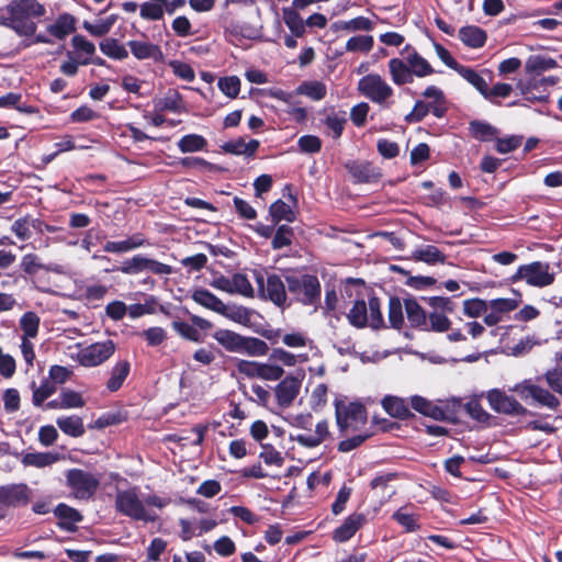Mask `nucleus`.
<instances>
[{
    "label": "nucleus",
    "mask_w": 562,
    "mask_h": 562,
    "mask_svg": "<svg viewBox=\"0 0 562 562\" xmlns=\"http://www.w3.org/2000/svg\"><path fill=\"white\" fill-rule=\"evenodd\" d=\"M329 435L330 432L328 428V422L323 419L316 424L313 435L300 434L295 437H292V439L299 442L302 447L315 448L324 442L326 438L329 437Z\"/></svg>",
    "instance_id": "24"
},
{
    "label": "nucleus",
    "mask_w": 562,
    "mask_h": 562,
    "mask_svg": "<svg viewBox=\"0 0 562 562\" xmlns=\"http://www.w3.org/2000/svg\"><path fill=\"white\" fill-rule=\"evenodd\" d=\"M101 52L113 59L123 60L127 58L128 52L116 38L108 37L100 43Z\"/></svg>",
    "instance_id": "48"
},
{
    "label": "nucleus",
    "mask_w": 562,
    "mask_h": 562,
    "mask_svg": "<svg viewBox=\"0 0 562 562\" xmlns=\"http://www.w3.org/2000/svg\"><path fill=\"white\" fill-rule=\"evenodd\" d=\"M326 127L330 131V135L334 139H338L341 137L345 125L347 123L346 112H331L328 114L324 121Z\"/></svg>",
    "instance_id": "49"
},
{
    "label": "nucleus",
    "mask_w": 562,
    "mask_h": 562,
    "mask_svg": "<svg viewBox=\"0 0 562 562\" xmlns=\"http://www.w3.org/2000/svg\"><path fill=\"white\" fill-rule=\"evenodd\" d=\"M115 351L112 340L91 344L78 352V361L83 367H95L106 361Z\"/></svg>",
    "instance_id": "13"
},
{
    "label": "nucleus",
    "mask_w": 562,
    "mask_h": 562,
    "mask_svg": "<svg viewBox=\"0 0 562 562\" xmlns=\"http://www.w3.org/2000/svg\"><path fill=\"white\" fill-rule=\"evenodd\" d=\"M469 132L479 142H490L497 137L498 130L487 122L473 120L469 123Z\"/></svg>",
    "instance_id": "39"
},
{
    "label": "nucleus",
    "mask_w": 562,
    "mask_h": 562,
    "mask_svg": "<svg viewBox=\"0 0 562 562\" xmlns=\"http://www.w3.org/2000/svg\"><path fill=\"white\" fill-rule=\"evenodd\" d=\"M254 278L258 288V296L272 302L278 307L286 305V283L276 273L263 276L261 271L254 270Z\"/></svg>",
    "instance_id": "4"
},
{
    "label": "nucleus",
    "mask_w": 562,
    "mask_h": 562,
    "mask_svg": "<svg viewBox=\"0 0 562 562\" xmlns=\"http://www.w3.org/2000/svg\"><path fill=\"white\" fill-rule=\"evenodd\" d=\"M220 314L241 325H247L250 322V312L245 306H227L224 304V311Z\"/></svg>",
    "instance_id": "59"
},
{
    "label": "nucleus",
    "mask_w": 562,
    "mask_h": 562,
    "mask_svg": "<svg viewBox=\"0 0 562 562\" xmlns=\"http://www.w3.org/2000/svg\"><path fill=\"white\" fill-rule=\"evenodd\" d=\"M218 89L228 98L234 99L240 91V79L237 76H228L218 79Z\"/></svg>",
    "instance_id": "63"
},
{
    "label": "nucleus",
    "mask_w": 562,
    "mask_h": 562,
    "mask_svg": "<svg viewBox=\"0 0 562 562\" xmlns=\"http://www.w3.org/2000/svg\"><path fill=\"white\" fill-rule=\"evenodd\" d=\"M548 386L554 392L562 395V368H553L548 370L543 375Z\"/></svg>",
    "instance_id": "64"
},
{
    "label": "nucleus",
    "mask_w": 562,
    "mask_h": 562,
    "mask_svg": "<svg viewBox=\"0 0 562 562\" xmlns=\"http://www.w3.org/2000/svg\"><path fill=\"white\" fill-rule=\"evenodd\" d=\"M327 87L319 80H306L297 86L295 94L305 95L313 101H321L326 97Z\"/></svg>",
    "instance_id": "35"
},
{
    "label": "nucleus",
    "mask_w": 562,
    "mask_h": 562,
    "mask_svg": "<svg viewBox=\"0 0 562 562\" xmlns=\"http://www.w3.org/2000/svg\"><path fill=\"white\" fill-rule=\"evenodd\" d=\"M5 11L12 14L15 33L20 36H33L37 25L31 19L42 18L46 13L45 7L37 0H11Z\"/></svg>",
    "instance_id": "2"
},
{
    "label": "nucleus",
    "mask_w": 562,
    "mask_h": 562,
    "mask_svg": "<svg viewBox=\"0 0 562 562\" xmlns=\"http://www.w3.org/2000/svg\"><path fill=\"white\" fill-rule=\"evenodd\" d=\"M56 424L65 435L74 438L81 437L86 432L82 418L76 415L58 417Z\"/></svg>",
    "instance_id": "40"
},
{
    "label": "nucleus",
    "mask_w": 562,
    "mask_h": 562,
    "mask_svg": "<svg viewBox=\"0 0 562 562\" xmlns=\"http://www.w3.org/2000/svg\"><path fill=\"white\" fill-rule=\"evenodd\" d=\"M294 237V231L289 225H280L272 237L271 247L274 250L282 249L284 247L292 245V239Z\"/></svg>",
    "instance_id": "54"
},
{
    "label": "nucleus",
    "mask_w": 562,
    "mask_h": 562,
    "mask_svg": "<svg viewBox=\"0 0 562 562\" xmlns=\"http://www.w3.org/2000/svg\"><path fill=\"white\" fill-rule=\"evenodd\" d=\"M156 106L159 111L181 113L183 109V99L177 90H171L159 100Z\"/></svg>",
    "instance_id": "51"
},
{
    "label": "nucleus",
    "mask_w": 562,
    "mask_h": 562,
    "mask_svg": "<svg viewBox=\"0 0 562 562\" xmlns=\"http://www.w3.org/2000/svg\"><path fill=\"white\" fill-rule=\"evenodd\" d=\"M404 301L396 296L392 295L389 299L387 305V328H393L395 330H401L404 327L405 319L403 313Z\"/></svg>",
    "instance_id": "30"
},
{
    "label": "nucleus",
    "mask_w": 562,
    "mask_h": 562,
    "mask_svg": "<svg viewBox=\"0 0 562 562\" xmlns=\"http://www.w3.org/2000/svg\"><path fill=\"white\" fill-rule=\"evenodd\" d=\"M412 259L422 261L427 265L434 266L437 263H445L447 256L436 246L426 245L422 248L414 250Z\"/></svg>",
    "instance_id": "32"
},
{
    "label": "nucleus",
    "mask_w": 562,
    "mask_h": 562,
    "mask_svg": "<svg viewBox=\"0 0 562 562\" xmlns=\"http://www.w3.org/2000/svg\"><path fill=\"white\" fill-rule=\"evenodd\" d=\"M65 477L67 487L70 488L72 496L77 499L87 501L91 498L100 484L92 473L77 468L67 470Z\"/></svg>",
    "instance_id": "7"
},
{
    "label": "nucleus",
    "mask_w": 562,
    "mask_h": 562,
    "mask_svg": "<svg viewBox=\"0 0 562 562\" xmlns=\"http://www.w3.org/2000/svg\"><path fill=\"white\" fill-rule=\"evenodd\" d=\"M31 490L25 483L0 486V504L7 507H21L30 502Z\"/></svg>",
    "instance_id": "16"
},
{
    "label": "nucleus",
    "mask_w": 562,
    "mask_h": 562,
    "mask_svg": "<svg viewBox=\"0 0 562 562\" xmlns=\"http://www.w3.org/2000/svg\"><path fill=\"white\" fill-rule=\"evenodd\" d=\"M192 300L202 305L205 308H209L216 313H223L224 303L221 299H218L215 294L206 289H196L192 293Z\"/></svg>",
    "instance_id": "38"
},
{
    "label": "nucleus",
    "mask_w": 562,
    "mask_h": 562,
    "mask_svg": "<svg viewBox=\"0 0 562 562\" xmlns=\"http://www.w3.org/2000/svg\"><path fill=\"white\" fill-rule=\"evenodd\" d=\"M411 406L417 413L430 417L435 420H439L440 408L438 400L436 402H432L424 396L414 395L411 397Z\"/></svg>",
    "instance_id": "37"
},
{
    "label": "nucleus",
    "mask_w": 562,
    "mask_h": 562,
    "mask_svg": "<svg viewBox=\"0 0 562 562\" xmlns=\"http://www.w3.org/2000/svg\"><path fill=\"white\" fill-rule=\"evenodd\" d=\"M21 269L30 276L36 274L40 270L50 271L52 269L40 262L35 254H26L21 259Z\"/></svg>",
    "instance_id": "62"
},
{
    "label": "nucleus",
    "mask_w": 562,
    "mask_h": 562,
    "mask_svg": "<svg viewBox=\"0 0 562 562\" xmlns=\"http://www.w3.org/2000/svg\"><path fill=\"white\" fill-rule=\"evenodd\" d=\"M223 29L226 38L240 41L243 38L254 40L258 35V30L251 24L236 20L233 16L223 18Z\"/></svg>",
    "instance_id": "18"
},
{
    "label": "nucleus",
    "mask_w": 562,
    "mask_h": 562,
    "mask_svg": "<svg viewBox=\"0 0 562 562\" xmlns=\"http://www.w3.org/2000/svg\"><path fill=\"white\" fill-rule=\"evenodd\" d=\"M212 337L226 352L247 357H263L269 352L268 344L254 336H245L227 328H217Z\"/></svg>",
    "instance_id": "1"
},
{
    "label": "nucleus",
    "mask_w": 562,
    "mask_h": 562,
    "mask_svg": "<svg viewBox=\"0 0 562 562\" xmlns=\"http://www.w3.org/2000/svg\"><path fill=\"white\" fill-rule=\"evenodd\" d=\"M115 510L134 520L154 521L155 517L147 515L144 503L138 496V487L117 491L114 501Z\"/></svg>",
    "instance_id": "6"
},
{
    "label": "nucleus",
    "mask_w": 562,
    "mask_h": 562,
    "mask_svg": "<svg viewBox=\"0 0 562 562\" xmlns=\"http://www.w3.org/2000/svg\"><path fill=\"white\" fill-rule=\"evenodd\" d=\"M303 379L304 373L297 372V374L286 375L276 385L273 391L280 407L288 408L293 404L294 400L300 394Z\"/></svg>",
    "instance_id": "14"
},
{
    "label": "nucleus",
    "mask_w": 562,
    "mask_h": 562,
    "mask_svg": "<svg viewBox=\"0 0 562 562\" xmlns=\"http://www.w3.org/2000/svg\"><path fill=\"white\" fill-rule=\"evenodd\" d=\"M548 262L533 261L518 267L515 274L510 277L512 282L525 280L529 285L543 288L554 282V273L549 271Z\"/></svg>",
    "instance_id": "8"
},
{
    "label": "nucleus",
    "mask_w": 562,
    "mask_h": 562,
    "mask_svg": "<svg viewBox=\"0 0 562 562\" xmlns=\"http://www.w3.org/2000/svg\"><path fill=\"white\" fill-rule=\"evenodd\" d=\"M526 71L528 74L541 72L558 67L555 59L540 55L530 56L526 61Z\"/></svg>",
    "instance_id": "50"
},
{
    "label": "nucleus",
    "mask_w": 562,
    "mask_h": 562,
    "mask_svg": "<svg viewBox=\"0 0 562 562\" xmlns=\"http://www.w3.org/2000/svg\"><path fill=\"white\" fill-rule=\"evenodd\" d=\"M367 522V516L363 513H352L350 514L344 522L334 529L331 533V538L335 542H346L350 540L356 532L362 528V526Z\"/></svg>",
    "instance_id": "17"
},
{
    "label": "nucleus",
    "mask_w": 562,
    "mask_h": 562,
    "mask_svg": "<svg viewBox=\"0 0 562 562\" xmlns=\"http://www.w3.org/2000/svg\"><path fill=\"white\" fill-rule=\"evenodd\" d=\"M459 38L468 47L481 48L487 41V34L480 26L467 25L459 30Z\"/></svg>",
    "instance_id": "27"
},
{
    "label": "nucleus",
    "mask_w": 562,
    "mask_h": 562,
    "mask_svg": "<svg viewBox=\"0 0 562 562\" xmlns=\"http://www.w3.org/2000/svg\"><path fill=\"white\" fill-rule=\"evenodd\" d=\"M440 416L439 420L456 423L459 419V415L463 409L461 398L451 397L448 400H438Z\"/></svg>",
    "instance_id": "33"
},
{
    "label": "nucleus",
    "mask_w": 562,
    "mask_h": 562,
    "mask_svg": "<svg viewBox=\"0 0 562 562\" xmlns=\"http://www.w3.org/2000/svg\"><path fill=\"white\" fill-rule=\"evenodd\" d=\"M347 319L356 328H364L368 326V306L364 300H356L349 313Z\"/></svg>",
    "instance_id": "42"
},
{
    "label": "nucleus",
    "mask_w": 562,
    "mask_h": 562,
    "mask_svg": "<svg viewBox=\"0 0 562 562\" xmlns=\"http://www.w3.org/2000/svg\"><path fill=\"white\" fill-rule=\"evenodd\" d=\"M150 243L145 238L144 234L135 233L124 240L112 241L109 240L103 245V250L110 254H124L135 250L140 247H148Z\"/></svg>",
    "instance_id": "20"
},
{
    "label": "nucleus",
    "mask_w": 562,
    "mask_h": 562,
    "mask_svg": "<svg viewBox=\"0 0 562 562\" xmlns=\"http://www.w3.org/2000/svg\"><path fill=\"white\" fill-rule=\"evenodd\" d=\"M369 308V322L368 326H370L374 330L385 329L387 325L384 321L382 311H381V301L378 296L371 295L368 301Z\"/></svg>",
    "instance_id": "43"
},
{
    "label": "nucleus",
    "mask_w": 562,
    "mask_h": 562,
    "mask_svg": "<svg viewBox=\"0 0 562 562\" xmlns=\"http://www.w3.org/2000/svg\"><path fill=\"white\" fill-rule=\"evenodd\" d=\"M458 74L471 83L482 95L487 91V82L485 79L471 67L462 65Z\"/></svg>",
    "instance_id": "55"
},
{
    "label": "nucleus",
    "mask_w": 562,
    "mask_h": 562,
    "mask_svg": "<svg viewBox=\"0 0 562 562\" xmlns=\"http://www.w3.org/2000/svg\"><path fill=\"white\" fill-rule=\"evenodd\" d=\"M42 221L30 218L29 216L20 217L11 226V231L21 239L26 240L31 237V227L41 229Z\"/></svg>",
    "instance_id": "45"
},
{
    "label": "nucleus",
    "mask_w": 562,
    "mask_h": 562,
    "mask_svg": "<svg viewBox=\"0 0 562 562\" xmlns=\"http://www.w3.org/2000/svg\"><path fill=\"white\" fill-rule=\"evenodd\" d=\"M345 168L355 183H376L383 176L381 168L368 160H349Z\"/></svg>",
    "instance_id": "15"
},
{
    "label": "nucleus",
    "mask_w": 562,
    "mask_h": 562,
    "mask_svg": "<svg viewBox=\"0 0 562 562\" xmlns=\"http://www.w3.org/2000/svg\"><path fill=\"white\" fill-rule=\"evenodd\" d=\"M131 371V364L127 360H122L115 363L111 370V376L106 382V389L110 392L119 391Z\"/></svg>",
    "instance_id": "36"
},
{
    "label": "nucleus",
    "mask_w": 562,
    "mask_h": 562,
    "mask_svg": "<svg viewBox=\"0 0 562 562\" xmlns=\"http://www.w3.org/2000/svg\"><path fill=\"white\" fill-rule=\"evenodd\" d=\"M269 215L271 217V222L274 224L280 223L281 221H286L292 223L295 221V213L291 209L289 204H286L283 200L279 199L274 201L269 207Z\"/></svg>",
    "instance_id": "44"
},
{
    "label": "nucleus",
    "mask_w": 562,
    "mask_h": 562,
    "mask_svg": "<svg viewBox=\"0 0 562 562\" xmlns=\"http://www.w3.org/2000/svg\"><path fill=\"white\" fill-rule=\"evenodd\" d=\"M285 283L293 301L304 306H316L319 304L322 286L315 274H286Z\"/></svg>",
    "instance_id": "3"
},
{
    "label": "nucleus",
    "mask_w": 562,
    "mask_h": 562,
    "mask_svg": "<svg viewBox=\"0 0 562 562\" xmlns=\"http://www.w3.org/2000/svg\"><path fill=\"white\" fill-rule=\"evenodd\" d=\"M408 506H402L392 514V519L396 521L405 532L411 533L420 529V516L416 513H408Z\"/></svg>",
    "instance_id": "29"
},
{
    "label": "nucleus",
    "mask_w": 562,
    "mask_h": 562,
    "mask_svg": "<svg viewBox=\"0 0 562 562\" xmlns=\"http://www.w3.org/2000/svg\"><path fill=\"white\" fill-rule=\"evenodd\" d=\"M40 327V317L34 312H26L20 318V328L24 333L23 338H34L37 336Z\"/></svg>",
    "instance_id": "57"
},
{
    "label": "nucleus",
    "mask_w": 562,
    "mask_h": 562,
    "mask_svg": "<svg viewBox=\"0 0 562 562\" xmlns=\"http://www.w3.org/2000/svg\"><path fill=\"white\" fill-rule=\"evenodd\" d=\"M259 146L260 143L257 139H250L246 143L243 137H238L237 139L224 143L222 149L227 154L237 156L244 155L245 157L251 158L255 157Z\"/></svg>",
    "instance_id": "25"
},
{
    "label": "nucleus",
    "mask_w": 562,
    "mask_h": 562,
    "mask_svg": "<svg viewBox=\"0 0 562 562\" xmlns=\"http://www.w3.org/2000/svg\"><path fill=\"white\" fill-rule=\"evenodd\" d=\"M58 460L59 454L55 452H27L23 454L21 463L24 467L42 469L56 463Z\"/></svg>",
    "instance_id": "34"
},
{
    "label": "nucleus",
    "mask_w": 562,
    "mask_h": 562,
    "mask_svg": "<svg viewBox=\"0 0 562 562\" xmlns=\"http://www.w3.org/2000/svg\"><path fill=\"white\" fill-rule=\"evenodd\" d=\"M359 92L374 103L383 104L393 95V89L378 74H368L358 82Z\"/></svg>",
    "instance_id": "9"
},
{
    "label": "nucleus",
    "mask_w": 562,
    "mask_h": 562,
    "mask_svg": "<svg viewBox=\"0 0 562 562\" xmlns=\"http://www.w3.org/2000/svg\"><path fill=\"white\" fill-rule=\"evenodd\" d=\"M283 21L295 37H302L305 34L303 19L295 9H283Z\"/></svg>",
    "instance_id": "47"
},
{
    "label": "nucleus",
    "mask_w": 562,
    "mask_h": 562,
    "mask_svg": "<svg viewBox=\"0 0 562 562\" xmlns=\"http://www.w3.org/2000/svg\"><path fill=\"white\" fill-rule=\"evenodd\" d=\"M374 45L373 36L371 35H358L350 37L346 43V49L348 52H362L369 53Z\"/></svg>",
    "instance_id": "60"
},
{
    "label": "nucleus",
    "mask_w": 562,
    "mask_h": 562,
    "mask_svg": "<svg viewBox=\"0 0 562 562\" xmlns=\"http://www.w3.org/2000/svg\"><path fill=\"white\" fill-rule=\"evenodd\" d=\"M404 307L409 326L414 329L426 330L428 329V314L417 302L415 297H407L404 300Z\"/></svg>",
    "instance_id": "21"
},
{
    "label": "nucleus",
    "mask_w": 562,
    "mask_h": 562,
    "mask_svg": "<svg viewBox=\"0 0 562 562\" xmlns=\"http://www.w3.org/2000/svg\"><path fill=\"white\" fill-rule=\"evenodd\" d=\"M177 146L182 154L196 153L206 149L207 140L199 134H187L178 140Z\"/></svg>",
    "instance_id": "41"
},
{
    "label": "nucleus",
    "mask_w": 562,
    "mask_h": 562,
    "mask_svg": "<svg viewBox=\"0 0 562 562\" xmlns=\"http://www.w3.org/2000/svg\"><path fill=\"white\" fill-rule=\"evenodd\" d=\"M405 60L409 65L413 77L424 78L435 74L432 66L416 50L405 56Z\"/></svg>",
    "instance_id": "31"
},
{
    "label": "nucleus",
    "mask_w": 562,
    "mask_h": 562,
    "mask_svg": "<svg viewBox=\"0 0 562 562\" xmlns=\"http://www.w3.org/2000/svg\"><path fill=\"white\" fill-rule=\"evenodd\" d=\"M171 326L178 335L187 340L193 342L203 341L202 335L200 334L199 329L194 327L193 323L189 324L184 321H173Z\"/></svg>",
    "instance_id": "53"
},
{
    "label": "nucleus",
    "mask_w": 562,
    "mask_h": 562,
    "mask_svg": "<svg viewBox=\"0 0 562 562\" xmlns=\"http://www.w3.org/2000/svg\"><path fill=\"white\" fill-rule=\"evenodd\" d=\"M382 407L390 416L394 418L405 420L414 417V414L411 412L406 400L398 396L386 395L382 400Z\"/></svg>",
    "instance_id": "23"
},
{
    "label": "nucleus",
    "mask_w": 562,
    "mask_h": 562,
    "mask_svg": "<svg viewBox=\"0 0 562 562\" xmlns=\"http://www.w3.org/2000/svg\"><path fill=\"white\" fill-rule=\"evenodd\" d=\"M53 513L58 519L57 527L68 532H76L78 530L77 524L83 520V515L78 509L65 503H59Z\"/></svg>",
    "instance_id": "19"
},
{
    "label": "nucleus",
    "mask_w": 562,
    "mask_h": 562,
    "mask_svg": "<svg viewBox=\"0 0 562 562\" xmlns=\"http://www.w3.org/2000/svg\"><path fill=\"white\" fill-rule=\"evenodd\" d=\"M76 31V18L70 13L60 14L53 24L47 26L49 35L57 40H65Z\"/></svg>",
    "instance_id": "26"
},
{
    "label": "nucleus",
    "mask_w": 562,
    "mask_h": 562,
    "mask_svg": "<svg viewBox=\"0 0 562 562\" xmlns=\"http://www.w3.org/2000/svg\"><path fill=\"white\" fill-rule=\"evenodd\" d=\"M428 329L425 331L445 333L451 327V321L448 318L446 313L431 312L428 314Z\"/></svg>",
    "instance_id": "58"
},
{
    "label": "nucleus",
    "mask_w": 562,
    "mask_h": 562,
    "mask_svg": "<svg viewBox=\"0 0 562 562\" xmlns=\"http://www.w3.org/2000/svg\"><path fill=\"white\" fill-rule=\"evenodd\" d=\"M127 46L133 56L138 60L149 59L159 63L164 60V53L159 45L150 42L128 41Z\"/></svg>",
    "instance_id": "22"
},
{
    "label": "nucleus",
    "mask_w": 562,
    "mask_h": 562,
    "mask_svg": "<svg viewBox=\"0 0 562 562\" xmlns=\"http://www.w3.org/2000/svg\"><path fill=\"white\" fill-rule=\"evenodd\" d=\"M389 69L393 82L396 86H404L414 81L409 65L406 60L392 58L389 61Z\"/></svg>",
    "instance_id": "28"
},
{
    "label": "nucleus",
    "mask_w": 562,
    "mask_h": 562,
    "mask_svg": "<svg viewBox=\"0 0 562 562\" xmlns=\"http://www.w3.org/2000/svg\"><path fill=\"white\" fill-rule=\"evenodd\" d=\"M335 417L338 429L344 432L348 428L352 430L367 424L368 412L366 406L358 401L345 403L344 400H335Z\"/></svg>",
    "instance_id": "5"
},
{
    "label": "nucleus",
    "mask_w": 562,
    "mask_h": 562,
    "mask_svg": "<svg viewBox=\"0 0 562 562\" xmlns=\"http://www.w3.org/2000/svg\"><path fill=\"white\" fill-rule=\"evenodd\" d=\"M31 389L33 391L32 403L34 406H42L44 402L57 391V386H55L54 383H50L48 379H45L40 386H37L36 382L33 381L31 383Z\"/></svg>",
    "instance_id": "46"
},
{
    "label": "nucleus",
    "mask_w": 562,
    "mask_h": 562,
    "mask_svg": "<svg viewBox=\"0 0 562 562\" xmlns=\"http://www.w3.org/2000/svg\"><path fill=\"white\" fill-rule=\"evenodd\" d=\"M513 391L517 393L521 400L531 397L540 405L551 409H557L560 406V400L553 393L535 384L531 379H526L517 383L513 387Z\"/></svg>",
    "instance_id": "10"
},
{
    "label": "nucleus",
    "mask_w": 562,
    "mask_h": 562,
    "mask_svg": "<svg viewBox=\"0 0 562 562\" xmlns=\"http://www.w3.org/2000/svg\"><path fill=\"white\" fill-rule=\"evenodd\" d=\"M179 164L186 169H199V170H205L209 172H217V171L222 170V168L220 166L212 164L202 157H193V156L183 157V158H180Z\"/></svg>",
    "instance_id": "56"
},
{
    "label": "nucleus",
    "mask_w": 562,
    "mask_h": 562,
    "mask_svg": "<svg viewBox=\"0 0 562 562\" xmlns=\"http://www.w3.org/2000/svg\"><path fill=\"white\" fill-rule=\"evenodd\" d=\"M106 271H120L123 274L136 276L144 272L143 267V255L137 254L131 258H126L122 261L120 267L113 269H106Z\"/></svg>",
    "instance_id": "52"
},
{
    "label": "nucleus",
    "mask_w": 562,
    "mask_h": 562,
    "mask_svg": "<svg viewBox=\"0 0 562 562\" xmlns=\"http://www.w3.org/2000/svg\"><path fill=\"white\" fill-rule=\"evenodd\" d=\"M233 294L238 293L246 297H254L255 291L246 274L235 273L232 277Z\"/></svg>",
    "instance_id": "61"
},
{
    "label": "nucleus",
    "mask_w": 562,
    "mask_h": 562,
    "mask_svg": "<svg viewBox=\"0 0 562 562\" xmlns=\"http://www.w3.org/2000/svg\"><path fill=\"white\" fill-rule=\"evenodd\" d=\"M187 0H149L139 7V15L146 21H160L165 13L172 15L177 10L183 8Z\"/></svg>",
    "instance_id": "12"
},
{
    "label": "nucleus",
    "mask_w": 562,
    "mask_h": 562,
    "mask_svg": "<svg viewBox=\"0 0 562 562\" xmlns=\"http://www.w3.org/2000/svg\"><path fill=\"white\" fill-rule=\"evenodd\" d=\"M487 401L491 408L498 414L508 416H525L533 414L522 406L514 396H509L498 389L488 391Z\"/></svg>",
    "instance_id": "11"
}]
</instances>
